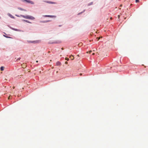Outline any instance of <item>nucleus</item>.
Segmentation results:
<instances>
[{"mask_svg": "<svg viewBox=\"0 0 148 148\" xmlns=\"http://www.w3.org/2000/svg\"><path fill=\"white\" fill-rule=\"evenodd\" d=\"M21 17H22L25 18H26V19H29L34 20L35 19V18L34 17L32 16H29V15L24 16V15H21Z\"/></svg>", "mask_w": 148, "mask_h": 148, "instance_id": "nucleus-1", "label": "nucleus"}, {"mask_svg": "<svg viewBox=\"0 0 148 148\" xmlns=\"http://www.w3.org/2000/svg\"><path fill=\"white\" fill-rule=\"evenodd\" d=\"M40 42V40H36L35 41H30L29 42L33 43H39Z\"/></svg>", "mask_w": 148, "mask_h": 148, "instance_id": "nucleus-2", "label": "nucleus"}, {"mask_svg": "<svg viewBox=\"0 0 148 148\" xmlns=\"http://www.w3.org/2000/svg\"><path fill=\"white\" fill-rule=\"evenodd\" d=\"M45 2L49 3L50 4H56V3L55 2H51V1H45Z\"/></svg>", "mask_w": 148, "mask_h": 148, "instance_id": "nucleus-3", "label": "nucleus"}, {"mask_svg": "<svg viewBox=\"0 0 148 148\" xmlns=\"http://www.w3.org/2000/svg\"><path fill=\"white\" fill-rule=\"evenodd\" d=\"M22 67L23 68H25L26 67L27 65H26V64L23 63V64H22Z\"/></svg>", "mask_w": 148, "mask_h": 148, "instance_id": "nucleus-4", "label": "nucleus"}, {"mask_svg": "<svg viewBox=\"0 0 148 148\" xmlns=\"http://www.w3.org/2000/svg\"><path fill=\"white\" fill-rule=\"evenodd\" d=\"M56 65L58 66H60L61 65V63L59 61L57 62L56 63Z\"/></svg>", "mask_w": 148, "mask_h": 148, "instance_id": "nucleus-5", "label": "nucleus"}, {"mask_svg": "<svg viewBox=\"0 0 148 148\" xmlns=\"http://www.w3.org/2000/svg\"><path fill=\"white\" fill-rule=\"evenodd\" d=\"M44 16L45 17H53L54 16H53L47 15H45V16Z\"/></svg>", "mask_w": 148, "mask_h": 148, "instance_id": "nucleus-6", "label": "nucleus"}, {"mask_svg": "<svg viewBox=\"0 0 148 148\" xmlns=\"http://www.w3.org/2000/svg\"><path fill=\"white\" fill-rule=\"evenodd\" d=\"M18 9L19 10H22V11H26V10H24L23 9H22L21 8H18Z\"/></svg>", "mask_w": 148, "mask_h": 148, "instance_id": "nucleus-7", "label": "nucleus"}, {"mask_svg": "<svg viewBox=\"0 0 148 148\" xmlns=\"http://www.w3.org/2000/svg\"><path fill=\"white\" fill-rule=\"evenodd\" d=\"M4 67L3 66H1L0 68L1 70V71H3L4 70Z\"/></svg>", "mask_w": 148, "mask_h": 148, "instance_id": "nucleus-8", "label": "nucleus"}, {"mask_svg": "<svg viewBox=\"0 0 148 148\" xmlns=\"http://www.w3.org/2000/svg\"><path fill=\"white\" fill-rule=\"evenodd\" d=\"M24 21L25 22H26L27 23H31V22H29V21H28V20H24Z\"/></svg>", "mask_w": 148, "mask_h": 148, "instance_id": "nucleus-9", "label": "nucleus"}, {"mask_svg": "<svg viewBox=\"0 0 148 148\" xmlns=\"http://www.w3.org/2000/svg\"><path fill=\"white\" fill-rule=\"evenodd\" d=\"M50 21L49 20L46 21H42V22L43 23H47L49 22Z\"/></svg>", "mask_w": 148, "mask_h": 148, "instance_id": "nucleus-10", "label": "nucleus"}, {"mask_svg": "<svg viewBox=\"0 0 148 148\" xmlns=\"http://www.w3.org/2000/svg\"><path fill=\"white\" fill-rule=\"evenodd\" d=\"M70 58H71L72 60H73L74 59L73 56H70Z\"/></svg>", "mask_w": 148, "mask_h": 148, "instance_id": "nucleus-11", "label": "nucleus"}, {"mask_svg": "<svg viewBox=\"0 0 148 148\" xmlns=\"http://www.w3.org/2000/svg\"><path fill=\"white\" fill-rule=\"evenodd\" d=\"M82 43H79L78 45L79 46H81L82 45Z\"/></svg>", "mask_w": 148, "mask_h": 148, "instance_id": "nucleus-12", "label": "nucleus"}, {"mask_svg": "<svg viewBox=\"0 0 148 148\" xmlns=\"http://www.w3.org/2000/svg\"><path fill=\"white\" fill-rule=\"evenodd\" d=\"M136 3H138L139 2V0H136L135 1Z\"/></svg>", "mask_w": 148, "mask_h": 148, "instance_id": "nucleus-13", "label": "nucleus"}, {"mask_svg": "<svg viewBox=\"0 0 148 148\" xmlns=\"http://www.w3.org/2000/svg\"><path fill=\"white\" fill-rule=\"evenodd\" d=\"M65 60H67V61H68V60H69V58H65Z\"/></svg>", "mask_w": 148, "mask_h": 148, "instance_id": "nucleus-14", "label": "nucleus"}, {"mask_svg": "<svg viewBox=\"0 0 148 148\" xmlns=\"http://www.w3.org/2000/svg\"><path fill=\"white\" fill-rule=\"evenodd\" d=\"M29 3H31L32 4H33V2L31 1H28Z\"/></svg>", "mask_w": 148, "mask_h": 148, "instance_id": "nucleus-15", "label": "nucleus"}, {"mask_svg": "<svg viewBox=\"0 0 148 148\" xmlns=\"http://www.w3.org/2000/svg\"><path fill=\"white\" fill-rule=\"evenodd\" d=\"M11 17L12 18H14V17H13V16H12V15H11Z\"/></svg>", "mask_w": 148, "mask_h": 148, "instance_id": "nucleus-16", "label": "nucleus"}, {"mask_svg": "<svg viewBox=\"0 0 148 148\" xmlns=\"http://www.w3.org/2000/svg\"><path fill=\"white\" fill-rule=\"evenodd\" d=\"M67 63H68V62H67V61H66V62H65V64H67Z\"/></svg>", "mask_w": 148, "mask_h": 148, "instance_id": "nucleus-17", "label": "nucleus"}, {"mask_svg": "<svg viewBox=\"0 0 148 148\" xmlns=\"http://www.w3.org/2000/svg\"><path fill=\"white\" fill-rule=\"evenodd\" d=\"M118 18H119L120 17V16L119 15H118Z\"/></svg>", "mask_w": 148, "mask_h": 148, "instance_id": "nucleus-18", "label": "nucleus"}, {"mask_svg": "<svg viewBox=\"0 0 148 148\" xmlns=\"http://www.w3.org/2000/svg\"><path fill=\"white\" fill-rule=\"evenodd\" d=\"M92 52V51H89V53H90L91 52Z\"/></svg>", "mask_w": 148, "mask_h": 148, "instance_id": "nucleus-19", "label": "nucleus"}, {"mask_svg": "<svg viewBox=\"0 0 148 148\" xmlns=\"http://www.w3.org/2000/svg\"><path fill=\"white\" fill-rule=\"evenodd\" d=\"M99 39H100V38H98V40H99Z\"/></svg>", "mask_w": 148, "mask_h": 148, "instance_id": "nucleus-20", "label": "nucleus"}, {"mask_svg": "<svg viewBox=\"0 0 148 148\" xmlns=\"http://www.w3.org/2000/svg\"><path fill=\"white\" fill-rule=\"evenodd\" d=\"M122 5H120V7H122Z\"/></svg>", "mask_w": 148, "mask_h": 148, "instance_id": "nucleus-21", "label": "nucleus"}, {"mask_svg": "<svg viewBox=\"0 0 148 148\" xmlns=\"http://www.w3.org/2000/svg\"><path fill=\"white\" fill-rule=\"evenodd\" d=\"M82 75V73H80V75Z\"/></svg>", "mask_w": 148, "mask_h": 148, "instance_id": "nucleus-22", "label": "nucleus"}, {"mask_svg": "<svg viewBox=\"0 0 148 148\" xmlns=\"http://www.w3.org/2000/svg\"><path fill=\"white\" fill-rule=\"evenodd\" d=\"M64 49V48H63L62 47V50H63Z\"/></svg>", "mask_w": 148, "mask_h": 148, "instance_id": "nucleus-23", "label": "nucleus"}, {"mask_svg": "<svg viewBox=\"0 0 148 148\" xmlns=\"http://www.w3.org/2000/svg\"><path fill=\"white\" fill-rule=\"evenodd\" d=\"M95 54V53H93L92 54V55H94Z\"/></svg>", "mask_w": 148, "mask_h": 148, "instance_id": "nucleus-24", "label": "nucleus"}, {"mask_svg": "<svg viewBox=\"0 0 148 148\" xmlns=\"http://www.w3.org/2000/svg\"><path fill=\"white\" fill-rule=\"evenodd\" d=\"M110 19H112V17H111V18H110Z\"/></svg>", "mask_w": 148, "mask_h": 148, "instance_id": "nucleus-25", "label": "nucleus"}, {"mask_svg": "<svg viewBox=\"0 0 148 148\" xmlns=\"http://www.w3.org/2000/svg\"><path fill=\"white\" fill-rule=\"evenodd\" d=\"M92 3H90V5H91V4H92ZM89 5H90V4H89Z\"/></svg>", "mask_w": 148, "mask_h": 148, "instance_id": "nucleus-26", "label": "nucleus"}, {"mask_svg": "<svg viewBox=\"0 0 148 148\" xmlns=\"http://www.w3.org/2000/svg\"><path fill=\"white\" fill-rule=\"evenodd\" d=\"M13 88H15V87L14 86H13Z\"/></svg>", "mask_w": 148, "mask_h": 148, "instance_id": "nucleus-27", "label": "nucleus"}, {"mask_svg": "<svg viewBox=\"0 0 148 148\" xmlns=\"http://www.w3.org/2000/svg\"><path fill=\"white\" fill-rule=\"evenodd\" d=\"M77 56L79 57V55H78Z\"/></svg>", "mask_w": 148, "mask_h": 148, "instance_id": "nucleus-28", "label": "nucleus"}, {"mask_svg": "<svg viewBox=\"0 0 148 148\" xmlns=\"http://www.w3.org/2000/svg\"><path fill=\"white\" fill-rule=\"evenodd\" d=\"M36 62H38V61H36Z\"/></svg>", "mask_w": 148, "mask_h": 148, "instance_id": "nucleus-29", "label": "nucleus"}, {"mask_svg": "<svg viewBox=\"0 0 148 148\" xmlns=\"http://www.w3.org/2000/svg\"><path fill=\"white\" fill-rule=\"evenodd\" d=\"M52 69H53V67H52Z\"/></svg>", "mask_w": 148, "mask_h": 148, "instance_id": "nucleus-30", "label": "nucleus"}, {"mask_svg": "<svg viewBox=\"0 0 148 148\" xmlns=\"http://www.w3.org/2000/svg\"><path fill=\"white\" fill-rule=\"evenodd\" d=\"M58 73V71H57L56 72V73Z\"/></svg>", "mask_w": 148, "mask_h": 148, "instance_id": "nucleus-31", "label": "nucleus"}, {"mask_svg": "<svg viewBox=\"0 0 148 148\" xmlns=\"http://www.w3.org/2000/svg\"><path fill=\"white\" fill-rule=\"evenodd\" d=\"M9 97H9L8 98V99H9Z\"/></svg>", "mask_w": 148, "mask_h": 148, "instance_id": "nucleus-32", "label": "nucleus"}, {"mask_svg": "<svg viewBox=\"0 0 148 148\" xmlns=\"http://www.w3.org/2000/svg\"><path fill=\"white\" fill-rule=\"evenodd\" d=\"M20 58H19V60H20Z\"/></svg>", "mask_w": 148, "mask_h": 148, "instance_id": "nucleus-33", "label": "nucleus"}]
</instances>
